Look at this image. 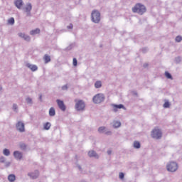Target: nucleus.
<instances>
[{
  "label": "nucleus",
  "mask_w": 182,
  "mask_h": 182,
  "mask_svg": "<svg viewBox=\"0 0 182 182\" xmlns=\"http://www.w3.org/2000/svg\"><path fill=\"white\" fill-rule=\"evenodd\" d=\"M55 114L56 111H55V108L50 107L49 109V116H50V117H53V116H55Z\"/></svg>",
  "instance_id": "obj_18"
},
{
  "label": "nucleus",
  "mask_w": 182,
  "mask_h": 182,
  "mask_svg": "<svg viewBox=\"0 0 182 182\" xmlns=\"http://www.w3.org/2000/svg\"><path fill=\"white\" fill-rule=\"evenodd\" d=\"M39 99H40V100H42V95H41L39 96Z\"/></svg>",
  "instance_id": "obj_47"
},
{
  "label": "nucleus",
  "mask_w": 182,
  "mask_h": 182,
  "mask_svg": "<svg viewBox=\"0 0 182 182\" xmlns=\"http://www.w3.org/2000/svg\"><path fill=\"white\" fill-rule=\"evenodd\" d=\"M73 47V45H70V46H68V47L67 48L68 50H70V49H72Z\"/></svg>",
  "instance_id": "obj_43"
},
{
  "label": "nucleus",
  "mask_w": 182,
  "mask_h": 182,
  "mask_svg": "<svg viewBox=\"0 0 182 182\" xmlns=\"http://www.w3.org/2000/svg\"><path fill=\"white\" fill-rule=\"evenodd\" d=\"M132 11L134 14H139V15H143L146 12V6L141 4H137L134 8H132Z\"/></svg>",
  "instance_id": "obj_2"
},
{
  "label": "nucleus",
  "mask_w": 182,
  "mask_h": 182,
  "mask_svg": "<svg viewBox=\"0 0 182 182\" xmlns=\"http://www.w3.org/2000/svg\"><path fill=\"white\" fill-rule=\"evenodd\" d=\"M62 90H68L69 87H68V85H65L61 87Z\"/></svg>",
  "instance_id": "obj_39"
},
{
  "label": "nucleus",
  "mask_w": 182,
  "mask_h": 182,
  "mask_svg": "<svg viewBox=\"0 0 182 182\" xmlns=\"http://www.w3.org/2000/svg\"><path fill=\"white\" fill-rule=\"evenodd\" d=\"M166 168L168 171L174 173V171H177L178 168V165L175 161H171L166 165Z\"/></svg>",
  "instance_id": "obj_6"
},
{
  "label": "nucleus",
  "mask_w": 182,
  "mask_h": 182,
  "mask_svg": "<svg viewBox=\"0 0 182 182\" xmlns=\"http://www.w3.org/2000/svg\"><path fill=\"white\" fill-rule=\"evenodd\" d=\"M77 167L80 170V171H82V166H80V165H77Z\"/></svg>",
  "instance_id": "obj_44"
},
{
  "label": "nucleus",
  "mask_w": 182,
  "mask_h": 182,
  "mask_svg": "<svg viewBox=\"0 0 182 182\" xmlns=\"http://www.w3.org/2000/svg\"><path fill=\"white\" fill-rule=\"evenodd\" d=\"M142 52H143V53H146V52H147V48H143Z\"/></svg>",
  "instance_id": "obj_42"
},
{
  "label": "nucleus",
  "mask_w": 182,
  "mask_h": 182,
  "mask_svg": "<svg viewBox=\"0 0 182 182\" xmlns=\"http://www.w3.org/2000/svg\"><path fill=\"white\" fill-rule=\"evenodd\" d=\"M52 126V124L50 122H46L43 124V129L44 130H49Z\"/></svg>",
  "instance_id": "obj_22"
},
{
  "label": "nucleus",
  "mask_w": 182,
  "mask_h": 182,
  "mask_svg": "<svg viewBox=\"0 0 182 182\" xmlns=\"http://www.w3.org/2000/svg\"><path fill=\"white\" fill-rule=\"evenodd\" d=\"M175 62H176V63H180L181 62V57H176V58H175Z\"/></svg>",
  "instance_id": "obj_33"
},
{
  "label": "nucleus",
  "mask_w": 182,
  "mask_h": 182,
  "mask_svg": "<svg viewBox=\"0 0 182 182\" xmlns=\"http://www.w3.org/2000/svg\"><path fill=\"white\" fill-rule=\"evenodd\" d=\"M91 18L94 23H99L100 22V12L97 10H93L91 14Z\"/></svg>",
  "instance_id": "obj_5"
},
{
  "label": "nucleus",
  "mask_w": 182,
  "mask_h": 182,
  "mask_svg": "<svg viewBox=\"0 0 182 182\" xmlns=\"http://www.w3.org/2000/svg\"><path fill=\"white\" fill-rule=\"evenodd\" d=\"M8 23L10 25H14V23H15V18H11L10 19L8 20Z\"/></svg>",
  "instance_id": "obj_30"
},
{
  "label": "nucleus",
  "mask_w": 182,
  "mask_h": 182,
  "mask_svg": "<svg viewBox=\"0 0 182 182\" xmlns=\"http://www.w3.org/2000/svg\"><path fill=\"white\" fill-rule=\"evenodd\" d=\"M140 142L137 141H134V149H140Z\"/></svg>",
  "instance_id": "obj_29"
},
{
  "label": "nucleus",
  "mask_w": 182,
  "mask_h": 182,
  "mask_svg": "<svg viewBox=\"0 0 182 182\" xmlns=\"http://www.w3.org/2000/svg\"><path fill=\"white\" fill-rule=\"evenodd\" d=\"M95 89H100L102 87V81H96L95 83Z\"/></svg>",
  "instance_id": "obj_24"
},
{
  "label": "nucleus",
  "mask_w": 182,
  "mask_h": 182,
  "mask_svg": "<svg viewBox=\"0 0 182 182\" xmlns=\"http://www.w3.org/2000/svg\"><path fill=\"white\" fill-rule=\"evenodd\" d=\"M151 136L153 139H156V140H159L161 139L163 136V132H161V130L159 128H155L152 130Z\"/></svg>",
  "instance_id": "obj_4"
},
{
  "label": "nucleus",
  "mask_w": 182,
  "mask_h": 182,
  "mask_svg": "<svg viewBox=\"0 0 182 182\" xmlns=\"http://www.w3.org/2000/svg\"><path fill=\"white\" fill-rule=\"evenodd\" d=\"M6 159L4 156H0V163H5Z\"/></svg>",
  "instance_id": "obj_35"
},
{
  "label": "nucleus",
  "mask_w": 182,
  "mask_h": 182,
  "mask_svg": "<svg viewBox=\"0 0 182 182\" xmlns=\"http://www.w3.org/2000/svg\"><path fill=\"white\" fill-rule=\"evenodd\" d=\"M147 66H149V64L147 63L144 64V68H147Z\"/></svg>",
  "instance_id": "obj_46"
},
{
  "label": "nucleus",
  "mask_w": 182,
  "mask_h": 182,
  "mask_svg": "<svg viewBox=\"0 0 182 182\" xmlns=\"http://www.w3.org/2000/svg\"><path fill=\"white\" fill-rule=\"evenodd\" d=\"M175 40H176V42H180L181 41H182V37L180 36H176Z\"/></svg>",
  "instance_id": "obj_36"
},
{
  "label": "nucleus",
  "mask_w": 182,
  "mask_h": 182,
  "mask_svg": "<svg viewBox=\"0 0 182 182\" xmlns=\"http://www.w3.org/2000/svg\"><path fill=\"white\" fill-rule=\"evenodd\" d=\"M56 102L58 104L59 109H60L62 112H65V110H66V106L65 105V103L63 102V100H57Z\"/></svg>",
  "instance_id": "obj_10"
},
{
  "label": "nucleus",
  "mask_w": 182,
  "mask_h": 182,
  "mask_svg": "<svg viewBox=\"0 0 182 182\" xmlns=\"http://www.w3.org/2000/svg\"><path fill=\"white\" fill-rule=\"evenodd\" d=\"M105 99L106 97L105 96V94L98 93L92 97V102L95 105H100V103H103V102H105Z\"/></svg>",
  "instance_id": "obj_1"
},
{
  "label": "nucleus",
  "mask_w": 182,
  "mask_h": 182,
  "mask_svg": "<svg viewBox=\"0 0 182 182\" xmlns=\"http://www.w3.org/2000/svg\"><path fill=\"white\" fill-rule=\"evenodd\" d=\"M8 180L10 182H14L16 180V176H15V175H14V174H10L8 176Z\"/></svg>",
  "instance_id": "obj_21"
},
{
  "label": "nucleus",
  "mask_w": 182,
  "mask_h": 182,
  "mask_svg": "<svg viewBox=\"0 0 182 182\" xmlns=\"http://www.w3.org/2000/svg\"><path fill=\"white\" fill-rule=\"evenodd\" d=\"M105 134H107V136H112L111 131H107V129H106Z\"/></svg>",
  "instance_id": "obj_38"
},
{
  "label": "nucleus",
  "mask_w": 182,
  "mask_h": 182,
  "mask_svg": "<svg viewBox=\"0 0 182 182\" xmlns=\"http://www.w3.org/2000/svg\"><path fill=\"white\" fill-rule=\"evenodd\" d=\"M67 28L68 29H73V24L70 23Z\"/></svg>",
  "instance_id": "obj_40"
},
{
  "label": "nucleus",
  "mask_w": 182,
  "mask_h": 182,
  "mask_svg": "<svg viewBox=\"0 0 182 182\" xmlns=\"http://www.w3.org/2000/svg\"><path fill=\"white\" fill-rule=\"evenodd\" d=\"M73 66H77V59L73 58Z\"/></svg>",
  "instance_id": "obj_34"
},
{
  "label": "nucleus",
  "mask_w": 182,
  "mask_h": 182,
  "mask_svg": "<svg viewBox=\"0 0 182 182\" xmlns=\"http://www.w3.org/2000/svg\"><path fill=\"white\" fill-rule=\"evenodd\" d=\"M107 153L109 156H110V154H112V150H108Z\"/></svg>",
  "instance_id": "obj_45"
},
{
  "label": "nucleus",
  "mask_w": 182,
  "mask_h": 182,
  "mask_svg": "<svg viewBox=\"0 0 182 182\" xmlns=\"http://www.w3.org/2000/svg\"><path fill=\"white\" fill-rule=\"evenodd\" d=\"M4 164L6 167H9V166H11V162H4Z\"/></svg>",
  "instance_id": "obj_41"
},
{
  "label": "nucleus",
  "mask_w": 182,
  "mask_h": 182,
  "mask_svg": "<svg viewBox=\"0 0 182 182\" xmlns=\"http://www.w3.org/2000/svg\"><path fill=\"white\" fill-rule=\"evenodd\" d=\"M26 102L29 106H32L33 105V101L32 100V98H31V97H27L26 98Z\"/></svg>",
  "instance_id": "obj_20"
},
{
  "label": "nucleus",
  "mask_w": 182,
  "mask_h": 182,
  "mask_svg": "<svg viewBox=\"0 0 182 182\" xmlns=\"http://www.w3.org/2000/svg\"><path fill=\"white\" fill-rule=\"evenodd\" d=\"M16 128L20 133H23L25 132V124L21 121H18L16 124Z\"/></svg>",
  "instance_id": "obj_8"
},
{
  "label": "nucleus",
  "mask_w": 182,
  "mask_h": 182,
  "mask_svg": "<svg viewBox=\"0 0 182 182\" xmlns=\"http://www.w3.org/2000/svg\"><path fill=\"white\" fill-rule=\"evenodd\" d=\"M106 127H100L98 128L99 133H105L106 132Z\"/></svg>",
  "instance_id": "obj_27"
},
{
  "label": "nucleus",
  "mask_w": 182,
  "mask_h": 182,
  "mask_svg": "<svg viewBox=\"0 0 182 182\" xmlns=\"http://www.w3.org/2000/svg\"><path fill=\"white\" fill-rule=\"evenodd\" d=\"M18 35L19 38H22V39H24V41H26V42L31 41V37L25 34V33H18Z\"/></svg>",
  "instance_id": "obj_14"
},
{
  "label": "nucleus",
  "mask_w": 182,
  "mask_h": 182,
  "mask_svg": "<svg viewBox=\"0 0 182 182\" xmlns=\"http://www.w3.org/2000/svg\"><path fill=\"white\" fill-rule=\"evenodd\" d=\"M3 154L7 157L11 155V151L8 149H4L3 150Z\"/></svg>",
  "instance_id": "obj_26"
},
{
  "label": "nucleus",
  "mask_w": 182,
  "mask_h": 182,
  "mask_svg": "<svg viewBox=\"0 0 182 182\" xmlns=\"http://www.w3.org/2000/svg\"><path fill=\"white\" fill-rule=\"evenodd\" d=\"M89 157H95V159H99V155L95 151H90L88 152Z\"/></svg>",
  "instance_id": "obj_16"
},
{
  "label": "nucleus",
  "mask_w": 182,
  "mask_h": 182,
  "mask_svg": "<svg viewBox=\"0 0 182 182\" xmlns=\"http://www.w3.org/2000/svg\"><path fill=\"white\" fill-rule=\"evenodd\" d=\"M14 5L17 9H22V6H23V1L14 0Z\"/></svg>",
  "instance_id": "obj_13"
},
{
  "label": "nucleus",
  "mask_w": 182,
  "mask_h": 182,
  "mask_svg": "<svg viewBox=\"0 0 182 182\" xmlns=\"http://www.w3.org/2000/svg\"><path fill=\"white\" fill-rule=\"evenodd\" d=\"M22 9L23 12H26V16H32V14H31V11H32V4L27 3Z\"/></svg>",
  "instance_id": "obj_7"
},
{
  "label": "nucleus",
  "mask_w": 182,
  "mask_h": 182,
  "mask_svg": "<svg viewBox=\"0 0 182 182\" xmlns=\"http://www.w3.org/2000/svg\"><path fill=\"white\" fill-rule=\"evenodd\" d=\"M19 147L21 150H26V147H28V146L25 143L21 142L19 143Z\"/></svg>",
  "instance_id": "obj_25"
},
{
  "label": "nucleus",
  "mask_w": 182,
  "mask_h": 182,
  "mask_svg": "<svg viewBox=\"0 0 182 182\" xmlns=\"http://www.w3.org/2000/svg\"><path fill=\"white\" fill-rule=\"evenodd\" d=\"M122 126V122L119 121H114L113 127L114 129H119Z\"/></svg>",
  "instance_id": "obj_19"
},
{
  "label": "nucleus",
  "mask_w": 182,
  "mask_h": 182,
  "mask_svg": "<svg viewBox=\"0 0 182 182\" xmlns=\"http://www.w3.org/2000/svg\"><path fill=\"white\" fill-rule=\"evenodd\" d=\"M26 66L27 68H28V69L31 71V72H36V70H38V65H33V64H31V63H27L26 65Z\"/></svg>",
  "instance_id": "obj_15"
},
{
  "label": "nucleus",
  "mask_w": 182,
  "mask_h": 182,
  "mask_svg": "<svg viewBox=\"0 0 182 182\" xmlns=\"http://www.w3.org/2000/svg\"><path fill=\"white\" fill-rule=\"evenodd\" d=\"M28 176L33 180H36V178L39 177V171L36 170L34 172L28 173Z\"/></svg>",
  "instance_id": "obj_11"
},
{
  "label": "nucleus",
  "mask_w": 182,
  "mask_h": 182,
  "mask_svg": "<svg viewBox=\"0 0 182 182\" xmlns=\"http://www.w3.org/2000/svg\"><path fill=\"white\" fill-rule=\"evenodd\" d=\"M119 177L121 180H123V178H124V173H123L122 172H120Z\"/></svg>",
  "instance_id": "obj_37"
},
{
  "label": "nucleus",
  "mask_w": 182,
  "mask_h": 182,
  "mask_svg": "<svg viewBox=\"0 0 182 182\" xmlns=\"http://www.w3.org/2000/svg\"><path fill=\"white\" fill-rule=\"evenodd\" d=\"M112 107H113V112H114V113H117L119 109H123L124 110H126V107H124L123 104H112Z\"/></svg>",
  "instance_id": "obj_9"
},
{
  "label": "nucleus",
  "mask_w": 182,
  "mask_h": 182,
  "mask_svg": "<svg viewBox=\"0 0 182 182\" xmlns=\"http://www.w3.org/2000/svg\"><path fill=\"white\" fill-rule=\"evenodd\" d=\"M38 33H41V29L39 28H36L30 31V35L32 36L38 35Z\"/></svg>",
  "instance_id": "obj_17"
},
{
  "label": "nucleus",
  "mask_w": 182,
  "mask_h": 182,
  "mask_svg": "<svg viewBox=\"0 0 182 182\" xmlns=\"http://www.w3.org/2000/svg\"><path fill=\"white\" fill-rule=\"evenodd\" d=\"M43 60L45 63H49V62H50V56H49L48 54H46L43 57Z\"/></svg>",
  "instance_id": "obj_23"
},
{
  "label": "nucleus",
  "mask_w": 182,
  "mask_h": 182,
  "mask_svg": "<svg viewBox=\"0 0 182 182\" xmlns=\"http://www.w3.org/2000/svg\"><path fill=\"white\" fill-rule=\"evenodd\" d=\"M13 110L14 112H16V113H18V105L16 104L13 105Z\"/></svg>",
  "instance_id": "obj_31"
},
{
  "label": "nucleus",
  "mask_w": 182,
  "mask_h": 182,
  "mask_svg": "<svg viewBox=\"0 0 182 182\" xmlns=\"http://www.w3.org/2000/svg\"><path fill=\"white\" fill-rule=\"evenodd\" d=\"M165 76L166 77H167V79H171V80H173V76L171 75V74H170V73L166 71Z\"/></svg>",
  "instance_id": "obj_28"
},
{
  "label": "nucleus",
  "mask_w": 182,
  "mask_h": 182,
  "mask_svg": "<svg viewBox=\"0 0 182 182\" xmlns=\"http://www.w3.org/2000/svg\"><path fill=\"white\" fill-rule=\"evenodd\" d=\"M75 109L77 110V112H83V110H85V107H86L85 101L82 100H75Z\"/></svg>",
  "instance_id": "obj_3"
},
{
  "label": "nucleus",
  "mask_w": 182,
  "mask_h": 182,
  "mask_svg": "<svg viewBox=\"0 0 182 182\" xmlns=\"http://www.w3.org/2000/svg\"><path fill=\"white\" fill-rule=\"evenodd\" d=\"M164 107L165 109H167V108L170 107V102H166L164 104Z\"/></svg>",
  "instance_id": "obj_32"
},
{
  "label": "nucleus",
  "mask_w": 182,
  "mask_h": 182,
  "mask_svg": "<svg viewBox=\"0 0 182 182\" xmlns=\"http://www.w3.org/2000/svg\"><path fill=\"white\" fill-rule=\"evenodd\" d=\"M13 154L16 160H22V157H23V154L19 151H15Z\"/></svg>",
  "instance_id": "obj_12"
}]
</instances>
